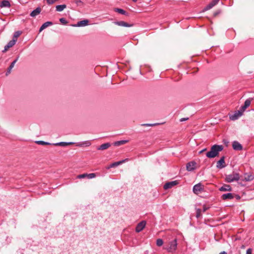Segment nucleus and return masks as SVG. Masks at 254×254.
<instances>
[{"instance_id": "f257e3e1", "label": "nucleus", "mask_w": 254, "mask_h": 254, "mask_svg": "<svg viewBox=\"0 0 254 254\" xmlns=\"http://www.w3.org/2000/svg\"><path fill=\"white\" fill-rule=\"evenodd\" d=\"M223 149V146L222 145L215 144L213 145L210 150L206 153V156L209 158H213L218 156L219 153Z\"/></svg>"}, {"instance_id": "f03ea898", "label": "nucleus", "mask_w": 254, "mask_h": 254, "mask_svg": "<svg viewBox=\"0 0 254 254\" xmlns=\"http://www.w3.org/2000/svg\"><path fill=\"white\" fill-rule=\"evenodd\" d=\"M177 241L175 239L174 240L169 242V245L166 246L165 249L169 253H174L177 249Z\"/></svg>"}, {"instance_id": "7ed1b4c3", "label": "nucleus", "mask_w": 254, "mask_h": 254, "mask_svg": "<svg viewBox=\"0 0 254 254\" xmlns=\"http://www.w3.org/2000/svg\"><path fill=\"white\" fill-rule=\"evenodd\" d=\"M240 179V176L238 173L233 172L232 174L226 176L225 181L227 183H232L234 181H237Z\"/></svg>"}, {"instance_id": "20e7f679", "label": "nucleus", "mask_w": 254, "mask_h": 254, "mask_svg": "<svg viewBox=\"0 0 254 254\" xmlns=\"http://www.w3.org/2000/svg\"><path fill=\"white\" fill-rule=\"evenodd\" d=\"M203 190V186L201 183H198L195 185L193 187V192L195 194H198L199 192H201Z\"/></svg>"}, {"instance_id": "39448f33", "label": "nucleus", "mask_w": 254, "mask_h": 254, "mask_svg": "<svg viewBox=\"0 0 254 254\" xmlns=\"http://www.w3.org/2000/svg\"><path fill=\"white\" fill-rule=\"evenodd\" d=\"M243 112L242 111H241V110H238V111L235 112V113L234 114L230 116V119L232 121L236 120L239 117L242 116V115H243Z\"/></svg>"}, {"instance_id": "423d86ee", "label": "nucleus", "mask_w": 254, "mask_h": 254, "mask_svg": "<svg viewBox=\"0 0 254 254\" xmlns=\"http://www.w3.org/2000/svg\"><path fill=\"white\" fill-rule=\"evenodd\" d=\"M220 0H212L208 5H207L203 9V11L210 9L215 5H216Z\"/></svg>"}, {"instance_id": "0eeeda50", "label": "nucleus", "mask_w": 254, "mask_h": 254, "mask_svg": "<svg viewBox=\"0 0 254 254\" xmlns=\"http://www.w3.org/2000/svg\"><path fill=\"white\" fill-rule=\"evenodd\" d=\"M178 184V182L177 181L169 182L166 183L164 185L163 188L165 190H167V189L172 188L173 187L177 185Z\"/></svg>"}, {"instance_id": "6e6552de", "label": "nucleus", "mask_w": 254, "mask_h": 254, "mask_svg": "<svg viewBox=\"0 0 254 254\" xmlns=\"http://www.w3.org/2000/svg\"><path fill=\"white\" fill-rule=\"evenodd\" d=\"M146 225V222L145 221H142L139 222L136 226L135 231L136 232H141L145 227Z\"/></svg>"}, {"instance_id": "1a4fd4ad", "label": "nucleus", "mask_w": 254, "mask_h": 254, "mask_svg": "<svg viewBox=\"0 0 254 254\" xmlns=\"http://www.w3.org/2000/svg\"><path fill=\"white\" fill-rule=\"evenodd\" d=\"M226 166L225 164V157L222 156L220 159L217 161L216 167L218 169H222Z\"/></svg>"}, {"instance_id": "9d476101", "label": "nucleus", "mask_w": 254, "mask_h": 254, "mask_svg": "<svg viewBox=\"0 0 254 254\" xmlns=\"http://www.w3.org/2000/svg\"><path fill=\"white\" fill-rule=\"evenodd\" d=\"M128 160V159H124V160H122L121 161H118V162H114L112 164H111L109 166L107 167V169H109L111 168H113V167H117L118 166L123 164V163L125 162L126 161H127Z\"/></svg>"}, {"instance_id": "9b49d317", "label": "nucleus", "mask_w": 254, "mask_h": 254, "mask_svg": "<svg viewBox=\"0 0 254 254\" xmlns=\"http://www.w3.org/2000/svg\"><path fill=\"white\" fill-rule=\"evenodd\" d=\"M16 43L15 40L12 39L10 40L7 45L4 46V50L2 51L3 53L6 52L10 48L13 47Z\"/></svg>"}, {"instance_id": "f8f14e48", "label": "nucleus", "mask_w": 254, "mask_h": 254, "mask_svg": "<svg viewBox=\"0 0 254 254\" xmlns=\"http://www.w3.org/2000/svg\"><path fill=\"white\" fill-rule=\"evenodd\" d=\"M232 147L235 150H241L243 149L242 145L237 141H234L232 143Z\"/></svg>"}, {"instance_id": "ddd939ff", "label": "nucleus", "mask_w": 254, "mask_h": 254, "mask_svg": "<svg viewBox=\"0 0 254 254\" xmlns=\"http://www.w3.org/2000/svg\"><path fill=\"white\" fill-rule=\"evenodd\" d=\"M234 198V194L232 193H227L222 194L221 198L223 200H230Z\"/></svg>"}, {"instance_id": "4468645a", "label": "nucleus", "mask_w": 254, "mask_h": 254, "mask_svg": "<svg viewBox=\"0 0 254 254\" xmlns=\"http://www.w3.org/2000/svg\"><path fill=\"white\" fill-rule=\"evenodd\" d=\"M195 165L196 163L194 161L189 162L186 165L187 170L189 171H193L195 168Z\"/></svg>"}, {"instance_id": "2eb2a0df", "label": "nucleus", "mask_w": 254, "mask_h": 254, "mask_svg": "<svg viewBox=\"0 0 254 254\" xmlns=\"http://www.w3.org/2000/svg\"><path fill=\"white\" fill-rule=\"evenodd\" d=\"M251 101L252 100L250 99H247L245 103H244V105L243 106H242L241 107V109L240 110L241 111H242L243 112L245 111V110L248 107L250 106V104H251Z\"/></svg>"}, {"instance_id": "dca6fc26", "label": "nucleus", "mask_w": 254, "mask_h": 254, "mask_svg": "<svg viewBox=\"0 0 254 254\" xmlns=\"http://www.w3.org/2000/svg\"><path fill=\"white\" fill-rule=\"evenodd\" d=\"M41 11V8L40 7H38L30 13V15L32 17H35L40 14Z\"/></svg>"}, {"instance_id": "f3484780", "label": "nucleus", "mask_w": 254, "mask_h": 254, "mask_svg": "<svg viewBox=\"0 0 254 254\" xmlns=\"http://www.w3.org/2000/svg\"><path fill=\"white\" fill-rule=\"evenodd\" d=\"M115 23L116 25L120 26L127 27H131L132 25V24H129L127 23V22H126L123 21H117V22H115Z\"/></svg>"}, {"instance_id": "a211bd4d", "label": "nucleus", "mask_w": 254, "mask_h": 254, "mask_svg": "<svg viewBox=\"0 0 254 254\" xmlns=\"http://www.w3.org/2000/svg\"><path fill=\"white\" fill-rule=\"evenodd\" d=\"M219 190L221 191H231L232 188L229 185H224L223 186L220 188Z\"/></svg>"}, {"instance_id": "6ab92c4d", "label": "nucleus", "mask_w": 254, "mask_h": 254, "mask_svg": "<svg viewBox=\"0 0 254 254\" xmlns=\"http://www.w3.org/2000/svg\"><path fill=\"white\" fill-rule=\"evenodd\" d=\"M111 146V143L109 142L102 144L97 148L98 150H103L108 149Z\"/></svg>"}, {"instance_id": "aec40b11", "label": "nucleus", "mask_w": 254, "mask_h": 254, "mask_svg": "<svg viewBox=\"0 0 254 254\" xmlns=\"http://www.w3.org/2000/svg\"><path fill=\"white\" fill-rule=\"evenodd\" d=\"M89 21L88 20H83L80 21H78L75 26L81 27L84 26L88 24Z\"/></svg>"}, {"instance_id": "412c9836", "label": "nucleus", "mask_w": 254, "mask_h": 254, "mask_svg": "<svg viewBox=\"0 0 254 254\" xmlns=\"http://www.w3.org/2000/svg\"><path fill=\"white\" fill-rule=\"evenodd\" d=\"M53 25V23L51 21H47L44 24H42V25L41 26L39 29V32H41L43 30L45 29L46 28L48 27L49 26Z\"/></svg>"}, {"instance_id": "4be33fe9", "label": "nucleus", "mask_w": 254, "mask_h": 254, "mask_svg": "<svg viewBox=\"0 0 254 254\" xmlns=\"http://www.w3.org/2000/svg\"><path fill=\"white\" fill-rule=\"evenodd\" d=\"M0 6L1 7H9L10 6V4L9 1L7 0H3L0 2Z\"/></svg>"}, {"instance_id": "5701e85b", "label": "nucleus", "mask_w": 254, "mask_h": 254, "mask_svg": "<svg viewBox=\"0 0 254 254\" xmlns=\"http://www.w3.org/2000/svg\"><path fill=\"white\" fill-rule=\"evenodd\" d=\"M72 144H73V143L71 142H60L59 143H54V144H53V145H55V146H65L68 145Z\"/></svg>"}, {"instance_id": "b1692460", "label": "nucleus", "mask_w": 254, "mask_h": 254, "mask_svg": "<svg viewBox=\"0 0 254 254\" xmlns=\"http://www.w3.org/2000/svg\"><path fill=\"white\" fill-rule=\"evenodd\" d=\"M254 178V177L252 174H245V178L244 180L247 182H248L253 180Z\"/></svg>"}, {"instance_id": "393cba45", "label": "nucleus", "mask_w": 254, "mask_h": 254, "mask_svg": "<svg viewBox=\"0 0 254 254\" xmlns=\"http://www.w3.org/2000/svg\"><path fill=\"white\" fill-rule=\"evenodd\" d=\"M127 142H128V141L127 140H120V141L115 142L114 143V145L115 146H120L121 145L124 144Z\"/></svg>"}, {"instance_id": "a878e982", "label": "nucleus", "mask_w": 254, "mask_h": 254, "mask_svg": "<svg viewBox=\"0 0 254 254\" xmlns=\"http://www.w3.org/2000/svg\"><path fill=\"white\" fill-rule=\"evenodd\" d=\"M66 6L65 4H62V5H58L56 6V10L58 11H63L65 8H66Z\"/></svg>"}, {"instance_id": "bb28decb", "label": "nucleus", "mask_w": 254, "mask_h": 254, "mask_svg": "<svg viewBox=\"0 0 254 254\" xmlns=\"http://www.w3.org/2000/svg\"><path fill=\"white\" fill-rule=\"evenodd\" d=\"M115 11L120 13V14H123V15H126V14H127V12L125 10H124V9H121V8H115Z\"/></svg>"}, {"instance_id": "cd10ccee", "label": "nucleus", "mask_w": 254, "mask_h": 254, "mask_svg": "<svg viewBox=\"0 0 254 254\" xmlns=\"http://www.w3.org/2000/svg\"><path fill=\"white\" fill-rule=\"evenodd\" d=\"M20 34H21V32H20V31H16V32H15L14 33L12 39L13 40H15V42H16L17 40V37H19Z\"/></svg>"}, {"instance_id": "c85d7f7f", "label": "nucleus", "mask_w": 254, "mask_h": 254, "mask_svg": "<svg viewBox=\"0 0 254 254\" xmlns=\"http://www.w3.org/2000/svg\"><path fill=\"white\" fill-rule=\"evenodd\" d=\"M36 143L38 144L45 145H51V144L48 142H45L42 140L37 141Z\"/></svg>"}, {"instance_id": "c756f323", "label": "nucleus", "mask_w": 254, "mask_h": 254, "mask_svg": "<svg viewBox=\"0 0 254 254\" xmlns=\"http://www.w3.org/2000/svg\"><path fill=\"white\" fill-rule=\"evenodd\" d=\"M163 244V241L161 239H158L156 241V245L158 247L162 246Z\"/></svg>"}, {"instance_id": "7c9ffc66", "label": "nucleus", "mask_w": 254, "mask_h": 254, "mask_svg": "<svg viewBox=\"0 0 254 254\" xmlns=\"http://www.w3.org/2000/svg\"><path fill=\"white\" fill-rule=\"evenodd\" d=\"M157 125H159V124H142L141 126L144 127H153Z\"/></svg>"}, {"instance_id": "2f4dec72", "label": "nucleus", "mask_w": 254, "mask_h": 254, "mask_svg": "<svg viewBox=\"0 0 254 254\" xmlns=\"http://www.w3.org/2000/svg\"><path fill=\"white\" fill-rule=\"evenodd\" d=\"M201 210L200 209L198 208L196 209V218H198L201 216Z\"/></svg>"}, {"instance_id": "473e14b6", "label": "nucleus", "mask_w": 254, "mask_h": 254, "mask_svg": "<svg viewBox=\"0 0 254 254\" xmlns=\"http://www.w3.org/2000/svg\"><path fill=\"white\" fill-rule=\"evenodd\" d=\"M86 177H87V174H82L79 175L77 176V178L78 179H83Z\"/></svg>"}, {"instance_id": "72a5a7b5", "label": "nucleus", "mask_w": 254, "mask_h": 254, "mask_svg": "<svg viewBox=\"0 0 254 254\" xmlns=\"http://www.w3.org/2000/svg\"><path fill=\"white\" fill-rule=\"evenodd\" d=\"M96 177V174L95 173H90L87 174V178L88 179H92Z\"/></svg>"}, {"instance_id": "f704fd0d", "label": "nucleus", "mask_w": 254, "mask_h": 254, "mask_svg": "<svg viewBox=\"0 0 254 254\" xmlns=\"http://www.w3.org/2000/svg\"><path fill=\"white\" fill-rule=\"evenodd\" d=\"M60 21L63 24H67V22L66 20L64 18H61L60 19Z\"/></svg>"}, {"instance_id": "c9c22d12", "label": "nucleus", "mask_w": 254, "mask_h": 254, "mask_svg": "<svg viewBox=\"0 0 254 254\" xmlns=\"http://www.w3.org/2000/svg\"><path fill=\"white\" fill-rule=\"evenodd\" d=\"M12 69V67H11V66H9V67L7 68V70L6 72V73H5L6 76H7L9 74H10Z\"/></svg>"}, {"instance_id": "e433bc0d", "label": "nucleus", "mask_w": 254, "mask_h": 254, "mask_svg": "<svg viewBox=\"0 0 254 254\" xmlns=\"http://www.w3.org/2000/svg\"><path fill=\"white\" fill-rule=\"evenodd\" d=\"M16 60H14L10 64V66H11V67H13L15 64H16Z\"/></svg>"}, {"instance_id": "4c0bfd02", "label": "nucleus", "mask_w": 254, "mask_h": 254, "mask_svg": "<svg viewBox=\"0 0 254 254\" xmlns=\"http://www.w3.org/2000/svg\"><path fill=\"white\" fill-rule=\"evenodd\" d=\"M252 250L251 249H248L246 251V254H252Z\"/></svg>"}, {"instance_id": "58836bf2", "label": "nucleus", "mask_w": 254, "mask_h": 254, "mask_svg": "<svg viewBox=\"0 0 254 254\" xmlns=\"http://www.w3.org/2000/svg\"><path fill=\"white\" fill-rule=\"evenodd\" d=\"M234 197H235L237 200H239L241 199V196L238 194H234Z\"/></svg>"}, {"instance_id": "ea45409f", "label": "nucleus", "mask_w": 254, "mask_h": 254, "mask_svg": "<svg viewBox=\"0 0 254 254\" xmlns=\"http://www.w3.org/2000/svg\"><path fill=\"white\" fill-rule=\"evenodd\" d=\"M207 150V148H204L202 150H200L199 152H198V154H201L202 153H203V152Z\"/></svg>"}, {"instance_id": "a19ab883", "label": "nucleus", "mask_w": 254, "mask_h": 254, "mask_svg": "<svg viewBox=\"0 0 254 254\" xmlns=\"http://www.w3.org/2000/svg\"><path fill=\"white\" fill-rule=\"evenodd\" d=\"M208 207H206V206L204 205L203 206V212H205L206 211L207 209H208Z\"/></svg>"}, {"instance_id": "79ce46f5", "label": "nucleus", "mask_w": 254, "mask_h": 254, "mask_svg": "<svg viewBox=\"0 0 254 254\" xmlns=\"http://www.w3.org/2000/svg\"><path fill=\"white\" fill-rule=\"evenodd\" d=\"M84 144H85L86 146H90L91 144V143L89 141H86L84 143Z\"/></svg>"}, {"instance_id": "37998d69", "label": "nucleus", "mask_w": 254, "mask_h": 254, "mask_svg": "<svg viewBox=\"0 0 254 254\" xmlns=\"http://www.w3.org/2000/svg\"><path fill=\"white\" fill-rule=\"evenodd\" d=\"M188 120V118H182L180 119V122H183V121H187Z\"/></svg>"}, {"instance_id": "c03bdc74", "label": "nucleus", "mask_w": 254, "mask_h": 254, "mask_svg": "<svg viewBox=\"0 0 254 254\" xmlns=\"http://www.w3.org/2000/svg\"><path fill=\"white\" fill-rule=\"evenodd\" d=\"M219 254H227V253L225 251L222 252Z\"/></svg>"}, {"instance_id": "a18cd8bd", "label": "nucleus", "mask_w": 254, "mask_h": 254, "mask_svg": "<svg viewBox=\"0 0 254 254\" xmlns=\"http://www.w3.org/2000/svg\"><path fill=\"white\" fill-rule=\"evenodd\" d=\"M219 13V12H216L214 13V15L216 16L217 15L218 13Z\"/></svg>"}, {"instance_id": "49530a36", "label": "nucleus", "mask_w": 254, "mask_h": 254, "mask_svg": "<svg viewBox=\"0 0 254 254\" xmlns=\"http://www.w3.org/2000/svg\"><path fill=\"white\" fill-rule=\"evenodd\" d=\"M18 58H19V57H17V58L15 60H16V62H17V61H18Z\"/></svg>"}, {"instance_id": "de8ad7c7", "label": "nucleus", "mask_w": 254, "mask_h": 254, "mask_svg": "<svg viewBox=\"0 0 254 254\" xmlns=\"http://www.w3.org/2000/svg\"><path fill=\"white\" fill-rule=\"evenodd\" d=\"M132 0L134 1V2H136L137 1V0Z\"/></svg>"}]
</instances>
